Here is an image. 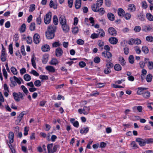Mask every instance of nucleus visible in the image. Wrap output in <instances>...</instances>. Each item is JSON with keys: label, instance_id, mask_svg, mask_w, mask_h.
Segmentation results:
<instances>
[{"label": "nucleus", "instance_id": "obj_25", "mask_svg": "<svg viewBox=\"0 0 153 153\" xmlns=\"http://www.w3.org/2000/svg\"><path fill=\"white\" fill-rule=\"evenodd\" d=\"M90 110V108L89 106H85L83 107V113L85 115L87 114Z\"/></svg>", "mask_w": 153, "mask_h": 153}, {"label": "nucleus", "instance_id": "obj_47", "mask_svg": "<svg viewBox=\"0 0 153 153\" xmlns=\"http://www.w3.org/2000/svg\"><path fill=\"white\" fill-rule=\"evenodd\" d=\"M35 85L37 87H39L41 85V83L39 80H36L34 82Z\"/></svg>", "mask_w": 153, "mask_h": 153}, {"label": "nucleus", "instance_id": "obj_14", "mask_svg": "<svg viewBox=\"0 0 153 153\" xmlns=\"http://www.w3.org/2000/svg\"><path fill=\"white\" fill-rule=\"evenodd\" d=\"M61 26L64 32L67 33L68 32L69 30V27L67 24V23L66 24L61 25Z\"/></svg>", "mask_w": 153, "mask_h": 153}, {"label": "nucleus", "instance_id": "obj_2", "mask_svg": "<svg viewBox=\"0 0 153 153\" xmlns=\"http://www.w3.org/2000/svg\"><path fill=\"white\" fill-rule=\"evenodd\" d=\"M153 139H150V138L143 139L141 138H137L136 139V141L137 142L139 145L141 146H145L146 144L152 143Z\"/></svg>", "mask_w": 153, "mask_h": 153}, {"label": "nucleus", "instance_id": "obj_50", "mask_svg": "<svg viewBox=\"0 0 153 153\" xmlns=\"http://www.w3.org/2000/svg\"><path fill=\"white\" fill-rule=\"evenodd\" d=\"M94 62L96 63H99L100 61V58L99 57L96 56L94 59Z\"/></svg>", "mask_w": 153, "mask_h": 153}, {"label": "nucleus", "instance_id": "obj_49", "mask_svg": "<svg viewBox=\"0 0 153 153\" xmlns=\"http://www.w3.org/2000/svg\"><path fill=\"white\" fill-rule=\"evenodd\" d=\"M9 51L11 54H12L13 53V50L12 44H10L9 45Z\"/></svg>", "mask_w": 153, "mask_h": 153}, {"label": "nucleus", "instance_id": "obj_40", "mask_svg": "<svg viewBox=\"0 0 153 153\" xmlns=\"http://www.w3.org/2000/svg\"><path fill=\"white\" fill-rule=\"evenodd\" d=\"M21 87L24 92L27 95L28 93V91L27 88L23 85H22Z\"/></svg>", "mask_w": 153, "mask_h": 153}, {"label": "nucleus", "instance_id": "obj_17", "mask_svg": "<svg viewBox=\"0 0 153 153\" xmlns=\"http://www.w3.org/2000/svg\"><path fill=\"white\" fill-rule=\"evenodd\" d=\"M49 72L51 73H54L55 71L54 68L51 66H47L45 68Z\"/></svg>", "mask_w": 153, "mask_h": 153}, {"label": "nucleus", "instance_id": "obj_27", "mask_svg": "<svg viewBox=\"0 0 153 153\" xmlns=\"http://www.w3.org/2000/svg\"><path fill=\"white\" fill-rule=\"evenodd\" d=\"M114 69L116 71H120L121 70L122 67L119 64H117L115 65Z\"/></svg>", "mask_w": 153, "mask_h": 153}, {"label": "nucleus", "instance_id": "obj_63", "mask_svg": "<svg viewBox=\"0 0 153 153\" xmlns=\"http://www.w3.org/2000/svg\"><path fill=\"white\" fill-rule=\"evenodd\" d=\"M78 32V28L77 27H75L73 28L72 32L74 34L77 33Z\"/></svg>", "mask_w": 153, "mask_h": 153}, {"label": "nucleus", "instance_id": "obj_21", "mask_svg": "<svg viewBox=\"0 0 153 153\" xmlns=\"http://www.w3.org/2000/svg\"><path fill=\"white\" fill-rule=\"evenodd\" d=\"M107 17L111 21H113L114 20L115 16L112 13H108Z\"/></svg>", "mask_w": 153, "mask_h": 153}, {"label": "nucleus", "instance_id": "obj_59", "mask_svg": "<svg viewBox=\"0 0 153 153\" xmlns=\"http://www.w3.org/2000/svg\"><path fill=\"white\" fill-rule=\"evenodd\" d=\"M53 146V144L51 143L50 144H48L47 146V148L48 149V151H51L52 148Z\"/></svg>", "mask_w": 153, "mask_h": 153}, {"label": "nucleus", "instance_id": "obj_43", "mask_svg": "<svg viewBox=\"0 0 153 153\" xmlns=\"http://www.w3.org/2000/svg\"><path fill=\"white\" fill-rule=\"evenodd\" d=\"M35 9V5L34 4H31L30 5V9H29V12L33 11Z\"/></svg>", "mask_w": 153, "mask_h": 153}, {"label": "nucleus", "instance_id": "obj_10", "mask_svg": "<svg viewBox=\"0 0 153 153\" xmlns=\"http://www.w3.org/2000/svg\"><path fill=\"white\" fill-rule=\"evenodd\" d=\"M14 134L13 132L10 131L9 132L8 138L9 140V144H11L13 142Z\"/></svg>", "mask_w": 153, "mask_h": 153}, {"label": "nucleus", "instance_id": "obj_55", "mask_svg": "<svg viewBox=\"0 0 153 153\" xmlns=\"http://www.w3.org/2000/svg\"><path fill=\"white\" fill-rule=\"evenodd\" d=\"M27 43L28 44H31L32 42V40L31 37L30 36H28L27 37Z\"/></svg>", "mask_w": 153, "mask_h": 153}, {"label": "nucleus", "instance_id": "obj_53", "mask_svg": "<svg viewBox=\"0 0 153 153\" xmlns=\"http://www.w3.org/2000/svg\"><path fill=\"white\" fill-rule=\"evenodd\" d=\"M141 30V27L140 26H137L134 28V30L136 32H139Z\"/></svg>", "mask_w": 153, "mask_h": 153}, {"label": "nucleus", "instance_id": "obj_1", "mask_svg": "<svg viewBox=\"0 0 153 153\" xmlns=\"http://www.w3.org/2000/svg\"><path fill=\"white\" fill-rule=\"evenodd\" d=\"M56 28V26L54 25H49L48 27V31L45 32L46 36L48 39H52L54 38Z\"/></svg>", "mask_w": 153, "mask_h": 153}, {"label": "nucleus", "instance_id": "obj_7", "mask_svg": "<svg viewBox=\"0 0 153 153\" xmlns=\"http://www.w3.org/2000/svg\"><path fill=\"white\" fill-rule=\"evenodd\" d=\"M108 31V33L112 36H115L117 34L116 30L113 27H110L109 28Z\"/></svg>", "mask_w": 153, "mask_h": 153}, {"label": "nucleus", "instance_id": "obj_36", "mask_svg": "<svg viewBox=\"0 0 153 153\" xmlns=\"http://www.w3.org/2000/svg\"><path fill=\"white\" fill-rule=\"evenodd\" d=\"M152 76L150 74H149L146 76V81L148 82H150L152 81Z\"/></svg>", "mask_w": 153, "mask_h": 153}, {"label": "nucleus", "instance_id": "obj_31", "mask_svg": "<svg viewBox=\"0 0 153 153\" xmlns=\"http://www.w3.org/2000/svg\"><path fill=\"white\" fill-rule=\"evenodd\" d=\"M142 50L145 54L148 53L149 52L148 48L146 46H143L142 48Z\"/></svg>", "mask_w": 153, "mask_h": 153}, {"label": "nucleus", "instance_id": "obj_61", "mask_svg": "<svg viewBox=\"0 0 153 153\" xmlns=\"http://www.w3.org/2000/svg\"><path fill=\"white\" fill-rule=\"evenodd\" d=\"M105 4L106 6L109 7L111 6V2L110 0H105Z\"/></svg>", "mask_w": 153, "mask_h": 153}, {"label": "nucleus", "instance_id": "obj_37", "mask_svg": "<svg viewBox=\"0 0 153 153\" xmlns=\"http://www.w3.org/2000/svg\"><path fill=\"white\" fill-rule=\"evenodd\" d=\"M129 62L131 64H133L134 62V58L133 55H131L128 58Z\"/></svg>", "mask_w": 153, "mask_h": 153}, {"label": "nucleus", "instance_id": "obj_41", "mask_svg": "<svg viewBox=\"0 0 153 153\" xmlns=\"http://www.w3.org/2000/svg\"><path fill=\"white\" fill-rule=\"evenodd\" d=\"M144 16L143 15L142 13H140L138 15L137 17L141 21H143L144 20Z\"/></svg>", "mask_w": 153, "mask_h": 153}, {"label": "nucleus", "instance_id": "obj_45", "mask_svg": "<svg viewBox=\"0 0 153 153\" xmlns=\"http://www.w3.org/2000/svg\"><path fill=\"white\" fill-rule=\"evenodd\" d=\"M113 64L112 63L109 62H108L106 64V67L108 69H110V68H112L113 67Z\"/></svg>", "mask_w": 153, "mask_h": 153}, {"label": "nucleus", "instance_id": "obj_52", "mask_svg": "<svg viewBox=\"0 0 153 153\" xmlns=\"http://www.w3.org/2000/svg\"><path fill=\"white\" fill-rule=\"evenodd\" d=\"M134 48L135 51L137 54H140L141 53V51L138 46H136Z\"/></svg>", "mask_w": 153, "mask_h": 153}, {"label": "nucleus", "instance_id": "obj_62", "mask_svg": "<svg viewBox=\"0 0 153 153\" xmlns=\"http://www.w3.org/2000/svg\"><path fill=\"white\" fill-rule=\"evenodd\" d=\"M76 43L79 45H82L84 44V41L81 39H78L76 41Z\"/></svg>", "mask_w": 153, "mask_h": 153}, {"label": "nucleus", "instance_id": "obj_29", "mask_svg": "<svg viewBox=\"0 0 153 153\" xmlns=\"http://www.w3.org/2000/svg\"><path fill=\"white\" fill-rule=\"evenodd\" d=\"M53 24L55 25H57L58 24V21L57 18V17L56 15H54L53 18Z\"/></svg>", "mask_w": 153, "mask_h": 153}, {"label": "nucleus", "instance_id": "obj_16", "mask_svg": "<svg viewBox=\"0 0 153 153\" xmlns=\"http://www.w3.org/2000/svg\"><path fill=\"white\" fill-rule=\"evenodd\" d=\"M49 56L48 54H45L43 56L42 62L44 64L47 63L48 60Z\"/></svg>", "mask_w": 153, "mask_h": 153}, {"label": "nucleus", "instance_id": "obj_48", "mask_svg": "<svg viewBox=\"0 0 153 153\" xmlns=\"http://www.w3.org/2000/svg\"><path fill=\"white\" fill-rule=\"evenodd\" d=\"M61 44L59 42H56L52 44V46L53 47H56L60 46Z\"/></svg>", "mask_w": 153, "mask_h": 153}, {"label": "nucleus", "instance_id": "obj_26", "mask_svg": "<svg viewBox=\"0 0 153 153\" xmlns=\"http://www.w3.org/2000/svg\"><path fill=\"white\" fill-rule=\"evenodd\" d=\"M119 61L120 62L121 65L122 66H124L125 65L126 63L125 60L123 58L122 56H120L119 58Z\"/></svg>", "mask_w": 153, "mask_h": 153}, {"label": "nucleus", "instance_id": "obj_60", "mask_svg": "<svg viewBox=\"0 0 153 153\" xmlns=\"http://www.w3.org/2000/svg\"><path fill=\"white\" fill-rule=\"evenodd\" d=\"M2 71L3 74L6 79H7V72L6 71L5 68H4L2 69Z\"/></svg>", "mask_w": 153, "mask_h": 153}, {"label": "nucleus", "instance_id": "obj_12", "mask_svg": "<svg viewBox=\"0 0 153 153\" xmlns=\"http://www.w3.org/2000/svg\"><path fill=\"white\" fill-rule=\"evenodd\" d=\"M152 29L151 26L149 25H144L142 27V30L146 32L150 31Z\"/></svg>", "mask_w": 153, "mask_h": 153}, {"label": "nucleus", "instance_id": "obj_38", "mask_svg": "<svg viewBox=\"0 0 153 153\" xmlns=\"http://www.w3.org/2000/svg\"><path fill=\"white\" fill-rule=\"evenodd\" d=\"M36 27L35 24L34 22H32L30 26V29L31 31H33L35 30Z\"/></svg>", "mask_w": 153, "mask_h": 153}, {"label": "nucleus", "instance_id": "obj_56", "mask_svg": "<svg viewBox=\"0 0 153 153\" xmlns=\"http://www.w3.org/2000/svg\"><path fill=\"white\" fill-rule=\"evenodd\" d=\"M39 78L42 80H48V77L45 75H40Z\"/></svg>", "mask_w": 153, "mask_h": 153}, {"label": "nucleus", "instance_id": "obj_46", "mask_svg": "<svg viewBox=\"0 0 153 153\" xmlns=\"http://www.w3.org/2000/svg\"><path fill=\"white\" fill-rule=\"evenodd\" d=\"M31 62L32 63V64L33 67L35 69H36V62H35V59L33 57H32L31 59Z\"/></svg>", "mask_w": 153, "mask_h": 153}, {"label": "nucleus", "instance_id": "obj_57", "mask_svg": "<svg viewBox=\"0 0 153 153\" xmlns=\"http://www.w3.org/2000/svg\"><path fill=\"white\" fill-rule=\"evenodd\" d=\"M98 45L100 47H102L101 49V50H102L103 49V48L102 47L104 46V42L101 41H98Z\"/></svg>", "mask_w": 153, "mask_h": 153}, {"label": "nucleus", "instance_id": "obj_58", "mask_svg": "<svg viewBox=\"0 0 153 153\" xmlns=\"http://www.w3.org/2000/svg\"><path fill=\"white\" fill-rule=\"evenodd\" d=\"M21 51L22 53V54L25 56L26 55V53L25 50L24 46V45H22L21 47Z\"/></svg>", "mask_w": 153, "mask_h": 153}, {"label": "nucleus", "instance_id": "obj_20", "mask_svg": "<svg viewBox=\"0 0 153 153\" xmlns=\"http://www.w3.org/2000/svg\"><path fill=\"white\" fill-rule=\"evenodd\" d=\"M50 47L47 45H45L42 47V50L43 52H47L50 50Z\"/></svg>", "mask_w": 153, "mask_h": 153}, {"label": "nucleus", "instance_id": "obj_24", "mask_svg": "<svg viewBox=\"0 0 153 153\" xmlns=\"http://www.w3.org/2000/svg\"><path fill=\"white\" fill-rule=\"evenodd\" d=\"M100 7L97 4H94L91 6L92 10L94 12H98V10Z\"/></svg>", "mask_w": 153, "mask_h": 153}, {"label": "nucleus", "instance_id": "obj_32", "mask_svg": "<svg viewBox=\"0 0 153 153\" xmlns=\"http://www.w3.org/2000/svg\"><path fill=\"white\" fill-rule=\"evenodd\" d=\"M58 62L57 59L55 58H53L52 59L51 61L50 62V63L51 65H56L58 64Z\"/></svg>", "mask_w": 153, "mask_h": 153}, {"label": "nucleus", "instance_id": "obj_22", "mask_svg": "<svg viewBox=\"0 0 153 153\" xmlns=\"http://www.w3.org/2000/svg\"><path fill=\"white\" fill-rule=\"evenodd\" d=\"M117 12L118 15L119 16H124L125 11L123 9L121 8L118 9Z\"/></svg>", "mask_w": 153, "mask_h": 153}, {"label": "nucleus", "instance_id": "obj_9", "mask_svg": "<svg viewBox=\"0 0 153 153\" xmlns=\"http://www.w3.org/2000/svg\"><path fill=\"white\" fill-rule=\"evenodd\" d=\"M59 21L61 25L66 24L67 22L65 16L63 15L60 16L59 18Z\"/></svg>", "mask_w": 153, "mask_h": 153}, {"label": "nucleus", "instance_id": "obj_13", "mask_svg": "<svg viewBox=\"0 0 153 153\" xmlns=\"http://www.w3.org/2000/svg\"><path fill=\"white\" fill-rule=\"evenodd\" d=\"M108 41L111 44L115 45L117 43L118 39L115 37H111L109 39Z\"/></svg>", "mask_w": 153, "mask_h": 153}, {"label": "nucleus", "instance_id": "obj_35", "mask_svg": "<svg viewBox=\"0 0 153 153\" xmlns=\"http://www.w3.org/2000/svg\"><path fill=\"white\" fill-rule=\"evenodd\" d=\"M4 101V99L3 98L2 94L1 92H0V107H3V106L2 105V102Z\"/></svg>", "mask_w": 153, "mask_h": 153}, {"label": "nucleus", "instance_id": "obj_28", "mask_svg": "<svg viewBox=\"0 0 153 153\" xmlns=\"http://www.w3.org/2000/svg\"><path fill=\"white\" fill-rule=\"evenodd\" d=\"M146 16L149 21H153V16L151 13H146Z\"/></svg>", "mask_w": 153, "mask_h": 153}, {"label": "nucleus", "instance_id": "obj_54", "mask_svg": "<svg viewBox=\"0 0 153 153\" xmlns=\"http://www.w3.org/2000/svg\"><path fill=\"white\" fill-rule=\"evenodd\" d=\"M99 37L98 34H97L95 33L92 34L91 36V38L92 39H94L97 38Z\"/></svg>", "mask_w": 153, "mask_h": 153}, {"label": "nucleus", "instance_id": "obj_44", "mask_svg": "<svg viewBox=\"0 0 153 153\" xmlns=\"http://www.w3.org/2000/svg\"><path fill=\"white\" fill-rule=\"evenodd\" d=\"M59 147L58 145H55L53 147V149L51 151V153H54L57 150V148Z\"/></svg>", "mask_w": 153, "mask_h": 153}, {"label": "nucleus", "instance_id": "obj_39", "mask_svg": "<svg viewBox=\"0 0 153 153\" xmlns=\"http://www.w3.org/2000/svg\"><path fill=\"white\" fill-rule=\"evenodd\" d=\"M10 69L11 72L14 74L16 75L17 74V71L15 68L12 66L11 68Z\"/></svg>", "mask_w": 153, "mask_h": 153}, {"label": "nucleus", "instance_id": "obj_6", "mask_svg": "<svg viewBox=\"0 0 153 153\" xmlns=\"http://www.w3.org/2000/svg\"><path fill=\"white\" fill-rule=\"evenodd\" d=\"M33 40L34 43L38 44L40 41V36L38 33H35L33 36Z\"/></svg>", "mask_w": 153, "mask_h": 153}, {"label": "nucleus", "instance_id": "obj_11", "mask_svg": "<svg viewBox=\"0 0 153 153\" xmlns=\"http://www.w3.org/2000/svg\"><path fill=\"white\" fill-rule=\"evenodd\" d=\"M63 53L62 49L60 48H57L55 51L56 55L57 57H60L62 56Z\"/></svg>", "mask_w": 153, "mask_h": 153}, {"label": "nucleus", "instance_id": "obj_18", "mask_svg": "<svg viewBox=\"0 0 153 153\" xmlns=\"http://www.w3.org/2000/svg\"><path fill=\"white\" fill-rule=\"evenodd\" d=\"M81 0H76L75 3V7L76 9H79L81 6Z\"/></svg>", "mask_w": 153, "mask_h": 153}, {"label": "nucleus", "instance_id": "obj_51", "mask_svg": "<svg viewBox=\"0 0 153 153\" xmlns=\"http://www.w3.org/2000/svg\"><path fill=\"white\" fill-rule=\"evenodd\" d=\"M146 40L147 41L152 42L153 41V37L151 36H149L146 37Z\"/></svg>", "mask_w": 153, "mask_h": 153}, {"label": "nucleus", "instance_id": "obj_8", "mask_svg": "<svg viewBox=\"0 0 153 153\" xmlns=\"http://www.w3.org/2000/svg\"><path fill=\"white\" fill-rule=\"evenodd\" d=\"M102 55L105 58H107L109 59H111L112 56V54L111 52L108 51H106L102 52Z\"/></svg>", "mask_w": 153, "mask_h": 153}, {"label": "nucleus", "instance_id": "obj_5", "mask_svg": "<svg viewBox=\"0 0 153 153\" xmlns=\"http://www.w3.org/2000/svg\"><path fill=\"white\" fill-rule=\"evenodd\" d=\"M26 114L25 111H22L19 114L16 121V124L18 125L19 124L21 121L24 115Z\"/></svg>", "mask_w": 153, "mask_h": 153}, {"label": "nucleus", "instance_id": "obj_34", "mask_svg": "<svg viewBox=\"0 0 153 153\" xmlns=\"http://www.w3.org/2000/svg\"><path fill=\"white\" fill-rule=\"evenodd\" d=\"M26 25L25 23L23 24L21 26L19 30L21 33L24 32L25 30Z\"/></svg>", "mask_w": 153, "mask_h": 153}, {"label": "nucleus", "instance_id": "obj_23", "mask_svg": "<svg viewBox=\"0 0 153 153\" xmlns=\"http://www.w3.org/2000/svg\"><path fill=\"white\" fill-rule=\"evenodd\" d=\"M135 9L136 8L134 4H131L129 5L128 10H130L131 12H134L135 10Z\"/></svg>", "mask_w": 153, "mask_h": 153}, {"label": "nucleus", "instance_id": "obj_3", "mask_svg": "<svg viewBox=\"0 0 153 153\" xmlns=\"http://www.w3.org/2000/svg\"><path fill=\"white\" fill-rule=\"evenodd\" d=\"M13 95L15 101L16 102H19L20 99L22 100L24 99L23 96L25 95L20 92H19L18 93L13 92Z\"/></svg>", "mask_w": 153, "mask_h": 153}, {"label": "nucleus", "instance_id": "obj_4", "mask_svg": "<svg viewBox=\"0 0 153 153\" xmlns=\"http://www.w3.org/2000/svg\"><path fill=\"white\" fill-rule=\"evenodd\" d=\"M51 13L50 12L48 13L44 18V22L46 24H49L51 20Z\"/></svg>", "mask_w": 153, "mask_h": 153}, {"label": "nucleus", "instance_id": "obj_33", "mask_svg": "<svg viewBox=\"0 0 153 153\" xmlns=\"http://www.w3.org/2000/svg\"><path fill=\"white\" fill-rule=\"evenodd\" d=\"M24 79L27 81H28L31 79V76L27 74H26L24 76Z\"/></svg>", "mask_w": 153, "mask_h": 153}, {"label": "nucleus", "instance_id": "obj_64", "mask_svg": "<svg viewBox=\"0 0 153 153\" xmlns=\"http://www.w3.org/2000/svg\"><path fill=\"white\" fill-rule=\"evenodd\" d=\"M79 66L81 68H83L86 66V63L85 62L83 61H81L79 63Z\"/></svg>", "mask_w": 153, "mask_h": 153}, {"label": "nucleus", "instance_id": "obj_42", "mask_svg": "<svg viewBox=\"0 0 153 153\" xmlns=\"http://www.w3.org/2000/svg\"><path fill=\"white\" fill-rule=\"evenodd\" d=\"M148 67L150 70H152L153 69V62L152 61H149Z\"/></svg>", "mask_w": 153, "mask_h": 153}, {"label": "nucleus", "instance_id": "obj_30", "mask_svg": "<svg viewBox=\"0 0 153 153\" xmlns=\"http://www.w3.org/2000/svg\"><path fill=\"white\" fill-rule=\"evenodd\" d=\"M88 130L89 129L88 127L85 128L81 129L80 131V132L82 134H83L84 133L86 134L88 132Z\"/></svg>", "mask_w": 153, "mask_h": 153}, {"label": "nucleus", "instance_id": "obj_15", "mask_svg": "<svg viewBox=\"0 0 153 153\" xmlns=\"http://www.w3.org/2000/svg\"><path fill=\"white\" fill-rule=\"evenodd\" d=\"M148 89V88H142L139 87L137 88L138 90L137 91V94L138 95L142 94L143 93V91L144 90H147Z\"/></svg>", "mask_w": 153, "mask_h": 153}, {"label": "nucleus", "instance_id": "obj_19", "mask_svg": "<svg viewBox=\"0 0 153 153\" xmlns=\"http://www.w3.org/2000/svg\"><path fill=\"white\" fill-rule=\"evenodd\" d=\"M143 96L146 99H148L150 96V92L146 91L142 94Z\"/></svg>", "mask_w": 153, "mask_h": 153}]
</instances>
